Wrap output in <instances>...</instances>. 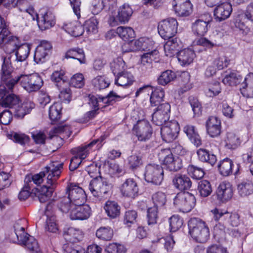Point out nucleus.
<instances>
[{
  "label": "nucleus",
  "instance_id": "49530a36",
  "mask_svg": "<svg viewBox=\"0 0 253 253\" xmlns=\"http://www.w3.org/2000/svg\"><path fill=\"white\" fill-rule=\"evenodd\" d=\"M243 80V78L238 73L233 71L226 74L222 79L223 83L225 85L236 86Z\"/></svg>",
  "mask_w": 253,
  "mask_h": 253
},
{
  "label": "nucleus",
  "instance_id": "7c9ffc66",
  "mask_svg": "<svg viewBox=\"0 0 253 253\" xmlns=\"http://www.w3.org/2000/svg\"><path fill=\"white\" fill-rule=\"evenodd\" d=\"M65 31L71 36L77 37L83 35L84 28L77 21H73L64 25Z\"/></svg>",
  "mask_w": 253,
  "mask_h": 253
},
{
  "label": "nucleus",
  "instance_id": "dca6fc26",
  "mask_svg": "<svg viewBox=\"0 0 253 253\" xmlns=\"http://www.w3.org/2000/svg\"><path fill=\"white\" fill-rule=\"evenodd\" d=\"M38 24L42 30H45L53 27L55 24V16L49 10L42 9L39 14Z\"/></svg>",
  "mask_w": 253,
  "mask_h": 253
},
{
  "label": "nucleus",
  "instance_id": "1a4fd4ad",
  "mask_svg": "<svg viewBox=\"0 0 253 253\" xmlns=\"http://www.w3.org/2000/svg\"><path fill=\"white\" fill-rule=\"evenodd\" d=\"M177 26L176 19L167 18L159 23L158 27L159 34L165 40L172 38L177 33Z\"/></svg>",
  "mask_w": 253,
  "mask_h": 253
},
{
  "label": "nucleus",
  "instance_id": "680f3d73",
  "mask_svg": "<svg viewBox=\"0 0 253 253\" xmlns=\"http://www.w3.org/2000/svg\"><path fill=\"white\" fill-rule=\"evenodd\" d=\"M170 232L177 231L183 224V220L179 215H174L169 218Z\"/></svg>",
  "mask_w": 253,
  "mask_h": 253
},
{
  "label": "nucleus",
  "instance_id": "a18cd8bd",
  "mask_svg": "<svg viewBox=\"0 0 253 253\" xmlns=\"http://www.w3.org/2000/svg\"><path fill=\"white\" fill-rule=\"evenodd\" d=\"M30 48V45L29 44L21 43L15 51V60L18 62L25 61L29 56Z\"/></svg>",
  "mask_w": 253,
  "mask_h": 253
},
{
  "label": "nucleus",
  "instance_id": "f8f14e48",
  "mask_svg": "<svg viewBox=\"0 0 253 253\" xmlns=\"http://www.w3.org/2000/svg\"><path fill=\"white\" fill-rule=\"evenodd\" d=\"M124 98V96L118 95L116 93L112 91L106 96H99L97 98L94 95H89V104L94 109L98 110L99 106H101L100 103L107 105H113L115 102Z\"/></svg>",
  "mask_w": 253,
  "mask_h": 253
},
{
  "label": "nucleus",
  "instance_id": "9d476101",
  "mask_svg": "<svg viewBox=\"0 0 253 253\" xmlns=\"http://www.w3.org/2000/svg\"><path fill=\"white\" fill-rule=\"evenodd\" d=\"M105 137L101 136L99 138L92 140L88 144L72 149L71 153L76 157L83 160L87 157L90 150L101 148L103 145L102 143Z\"/></svg>",
  "mask_w": 253,
  "mask_h": 253
},
{
  "label": "nucleus",
  "instance_id": "a211bd4d",
  "mask_svg": "<svg viewBox=\"0 0 253 253\" xmlns=\"http://www.w3.org/2000/svg\"><path fill=\"white\" fill-rule=\"evenodd\" d=\"M173 8L179 16H189L192 11V5L189 0H173Z\"/></svg>",
  "mask_w": 253,
  "mask_h": 253
},
{
  "label": "nucleus",
  "instance_id": "c85d7f7f",
  "mask_svg": "<svg viewBox=\"0 0 253 253\" xmlns=\"http://www.w3.org/2000/svg\"><path fill=\"white\" fill-rule=\"evenodd\" d=\"M132 13L133 10L130 6L128 4L124 3L118 9L117 19L120 24H125L129 21Z\"/></svg>",
  "mask_w": 253,
  "mask_h": 253
},
{
  "label": "nucleus",
  "instance_id": "c756f323",
  "mask_svg": "<svg viewBox=\"0 0 253 253\" xmlns=\"http://www.w3.org/2000/svg\"><path fill=\"white\" fill-rule=\"evenodd\" d=\"M34 106V104L30 101L24 102L21 104H20L19 102L11 111L15 116L22 118L25 115L29 113Z\"/></svg>",
  "mask_w": 253,
  "mask_h": 253
},
{
  "label": "nucleus",
  "instance_id": "052dcab7",
  "mask_svg": "<svg viewBox=\"0 0 253 253\" xmlns=\"http://www.w3.org/2000/svg\"><path fill=\"white\" fill-rule=\"evenodd\" d=\"M98 20L96 17L93 16L87 20L84 23L86 31L88 34H95L97 32Z\"/></svg>",
  "mask_w": 253,
  "mask_h": 253
},
{
  "label": "nucleus",
  "instance_id": "4c0bfd02",
  "mask_svg": "<svg viewBox=\"0 0 253 253\" xmlns=\"http://www.w3.org/2000/svg\"><path fill=\"white\" fill-rule=\"evenodd\" d=\"M134 81L132 75L127 71L118 73L115 79V84L119 86H126L131 85Z\"/></svg>",
  "mask_w": 253,
  "mask_h": 253
},
{
  "label": "nucleus",
  "instance_id": "cd10ccee",
  "mask_svg": "<svg viewBox=\"0 0 253 253\" xmlns=\"http://www.w3.org/2000/svg\"><path fill=\"white\" fill-rule=\"evenodd\" d=\"M177 59L181 65L186 66L192 63L195 57V53L193 50L185 48L179 51L177 54Z\"/></svg>",
  "mask_w": 253,
  "mask_h": 253
},
{
  "label": "nucleus",
  "instance_id": "774afa93",
  "mask_svg": "<svg viewBox=\"0 0 253 253\" xmlns=\"http://www.w3.org/2000/svg\"><path fill=\"white\" fill-rule=\"evenodd\" d=\"M107 253H125L126 252L125 247L117 243L110 244L106 248Z\"/></svg>",
  "mask_w": 253,
  "mask_h": 253
},
{
  "label": "nucleus",
  "instance_id": "09e8293b",
  "mask_svg": "<svg viewBox=\"0 0 253 253\" xmlns=\"http://www.w3.org/2000/svg\"><path fill=\"white\" fill-rule=\"evenodd\" d=\"M241 141L240 137L233 132H228L225 140L226 147L228 149H235L240 145Z\"/></svg>",
  "mask_w": 253,
  "mask_h": 253
},
{
  "label": "nucleus",
  "instance_id": "864d4df0",
  "mask_svg": "<svg viewBox=\"0 0 253 253\" xmlns=\"http://www.w3.org/2000/svg\"><path fill=\"white\" fill-rule=\"evenodd\" d=\"M45 176V172L43 170L39 173L33 175L26 176L25 178L24 182H26L33 188L34 184L37 185L41 184L43 180V178Z\"/></svg>",
  "mask_w": 253,
  "mask_h": 253
},
{
  "label": "nucleus",
  "instance_id": "5fc2aeb1",
  "mask_svg": "<svg viewBox=\"0 0 253 253\" xmlns=\"http://www.w3.org/2000/svg\"><path fill=\"white\" fill-rule=\"evenodd\" d=\"M238 191L242 197H246L253 193V184L250 181H243L238 185Z\"/></svg>",
  "mask_w": 253,
  "mask_h": 253
},
{
  "label": "nucleus",
  "instance_id": "9b49d317",
  "mask_svg": "<svg viewBox=\"0 0 253 253\" xmlns=\"http://www.w3.org/2000/svg\"><path fill=\"white\" fill-rule=\"evenodd\" d=\"M66 194L75 206H81L85 202L86 196L85 192L78 185L72 183L68 185Z\"/></svg>",
  "mask_w": 253,
  "mask_h": 253
},
{
  "label": "nucleus",
  "instance_id": "4be33fe9",
  "mask_svg": "<svg viewBox=\"0 0 253 253\" xmlns=\"http://www.w3.org/2000/svg\"><path fill=\"white\" fill-rule=\"evenodd\" d=\"M57 186L47 184L40 188H34V194L41 203H45L51 197Z\"/></svg>",
  "mask_w": 253,
  "mask_h": 253
},
{
  "label": "nucleus",
  "instance_id": "a19ab883",
  "mask_svg": "<svg viewBox=\"0 0 253 253\" xmlns=\"http://www.w3.org/2000/svg\"><path fill=\"white\" fill-rule=\"evenodd\" d=\"M154 42L152 39L146 38L142 37L135 41L133 42L134 46V50H153Z\"/></svg>",
  "mask_w": 253,
  "mask_h": 253
},
{
  "label": "nucleus",
  "instance_id": "6ab92c4d",
  "mask_svg": "<svg viewBox=\"0 0 253 253\" xmlns=\"http://www.w3.org/2000/svg\"><path fill=\"white\" fill-rule=\"evenodd\" d=\"M149 89L152 91L151 95L150 96V101L151 105L154 106L158 105L161 101L163 100L165 96V92L162 88H155L153 90V88L151 85H145L140 87L136 92L135 96H137L144 90Z\"/></svg>",
  "mask_w": 253,
  "mask_h": 253
},
{
  "label": "nucleus",
  "instance_id": "37998d69",
  "mask_svg": "<svg viewBox=\"0 0 253 253\" xmlns=\"http://www.w3.org/2000/svg\"><path fill=\"white\" fill-rule=\"evenodd\" d=\"M65 58L77 59L81 64L86 63L85 54L83 49L78 47L71 48L67 50L65 53Z\"/></svg>",
  "mask_w": 253,
  "mask_h": 253
},
{
  "label": "nucleus",
  "instance_id": "f704fd0d",
  "mask_svg": "<svg viewBox=\"0 0 253 253\" xmlns=\"http://www.w3.org/2000/svg\"><path fill=\"white\" fill-rule=\"evenodd\" d=\"M19 102V99L14 94L1 95L0 96V105L4 107H8L12 110Z\"/></svg>",
  "mask_w": 253,
  "mask_h": 253
},
{
  "label": "nucleus",
  "instance_id": "f257e3e1",
  "mask_svg": "<svg viewBox=\"0 0 253 253\" xmlns=\"http://www.w3.org/2000/svg\"><path fill=\"white\" fill-rule=\"evenodd\" d=\"M189 233L197 242L205 243L210 237L209 229L206 222L198 218H191L188 223Z\"/></svg>",
  "mask_w": 253,
  "mask_h": 253
},
{
  "label": "nucleus",
  "instance_id": "2f4dec72",
  "mask_svg": "<svg viewBox=\"0 0 253 253\" xmlns=\"http://www.w3.org/2000/svg\"><path fill=\"white\" fill-rule=\"evenodd\" d=\"M211 21V17L209 16L208 21L198 19L192 24V29L193 33L198 36H203L208 30V24Z\"/></svg>",
  "mask_w": 253,
  "mask_h": 253
},
{
  "label": "nucleus",
  "instance_id": "6e6d98bb",
  "mask_svg": "<svg viewBox=\"0 0 253 253\" xmlns=\"http://www.w3.org/2000/svg\"><path fill=\"white\" fill-rule=\"evenodd\" d=\"M113 231L110 227H101L96 232V237L102 240L110 241L113 236Z\"/></svg>",
  "mask_w": 253,
  "mask_h": 253
},
{
  "label": "nucleus",
  "instance_id": "20e7f679",
  "mask_svg": "<svg viewBox=\"0 0 253 253\" xmlns=\"http://www.w3.org/2000/svg\"><path fill=\"white\" fill-rule=\"evenodd\" d=\"M196 198L194 195L189 192H179L173 199L175 208L183 212L191 211L196 204Z\"/></svg>",
  "mask_w": 253,
  "mask_h": 253
},
{
  "label": "nucleus",
  "instance_id": "473e14b6",
  "mask_svg": "<svg viewBox=\"0 0 253 253\" xmlns=\"http://www.w3.org/2000/svg\"><path fill=\"white\" fill-rule=\"evenodd\" d=\"M183 131L188 136L190 141L196 147L202 145V140L195 127L191 125H186L183 127Z\"/></svg>",
  "mask_w": 253,
  "mask_h": 253
},
{
  "label": "nucleus",
  "instance_id": "423d86ee",
  "mask_svg": "<svg viewBox=\"0 0 253 253\" xmlns=\"http://www.w3.org/2000/svg\"><path fill=\"white\" fill-rule=\"evenodd\" d=\"M20 85L28 92L38 90L43 85V81L38 74L21 75L17 77Z\"/></svg>",
  "mask_w": 253,
  "mask_h": 253
},
{
  "label": "nucleus",
  "instance_id": "e433bc0d",
  "mask_svg": "<svg viewBox=\"0 0 253 253\" xmlns=\"http://www.w3.org/2000/svg\"><path fill=\"white\" fill-rule=\"evenodd\" d=\"M158 53V51L154 49L144 53L141 56V68L142 70L146 71L152 68V61L155 59L154 56L157 55Z\"/></svg>",
  "mask_w": 253,
  "mask_h": 253
},
{
  "label": "nucleus",
  "instance_id": "69168bd1",
  "mask_svg": "<svg viewBox=\"0 0 253 253\" xmlns=\"http://www.w3.org/2000/svg\"><path fill=\"white\" fill-rule=\"evenodd\" d=\"M152 198L154 204V207H156L157 208L163 207L166 202V196L163 192H158L155 193L153 195Z\"/></svg>",
  "mask_w": 253,
  "mask_h": 253
},
{
  "label": "nucleus",
  "instance_id": "aec40b11",
  "mask_svg": "<svg viewBox=\"0 0 253 253\" xmlns=\"http://www.w3.org/2000/svg\"><path fill=\"white\" fill-rule=\"evenodd\" d=\"M232 11V5L228 2L218 4L214 10V18L216 22H221L228 18Z\"/></svg>",
  "mask_w": 253,
  "mask_h": 253
},
{
  "label": "nucleus",
  "instance_id": "b1692460",
  "mask_svg": "<svg viewBox=\"0 0 253 253\" xmlns=\"http://www.w3.org/2000/svg\"><path fill=\"white\" fill-rule=\"evenodd\" d=\"M206 129L211 137L218 136L221 133L220 120L216 117H209L206 122Z\"/></svg>",
  "mask_w": 253,
  "mask_h": 253
},
{
  "label": "nucleus",
  "instance_id": "a878e982",
  "mask_svg": "<svg viewBox=\"0 0 253 253\" xmlns=\"http://www.w3.org/2000/svg\"><path fill=\"white\" fill-rule=\"evenodd\" d=\"M241 92L244 96L253 97V73H249L241 83Z\"/></svg>",
  "mask_w": 253,
  "mask_h": 253
},
{
  "label": "nucleus",
  "instance_id": "393cba45",
  "mask_svg": "<svg viewBox=\"0 0 253 253\" xmlns=\"http://www.w3.org/2000/svg\"><path fill=\"white\" fill-rule=\"evenodd\" d=\"M172 183L176 189L180 191L188 190L192 186V182L190 178L186 175L180 173L174 175L172 179Z\"/></svg>",
  "mask_w": 253,
  "mask_h": 253
},
{
  "label": "nucleus",
  "instance_id": "412c9836",
  "mask_svg": "<svg viewBox=\"0 0 253 253\" xmlns=\"http://www.w3.org/2000/svg\"><path fill=\"white\" fill-rule=\"evenodd\" d=\"M91 215V209L87 205L75 206L70 212L72 220H85Z\"/></svg>",
  "mask_w": 253,
  "mask_h": 253
},
{
  "label": "nucleus",
  "instance_id": "3c124183",
  "mask_svg": "<svg viewBox=\"0 0 253 253\" xmlns=\"http://www.w3.org/2000/svg\"><path fill=\"white\" fill-rule=\"evenodd\" d=\"M51 80L56 83V85L60 89L62 86L67 84L66 82V78L65 76V72L62 70L54 71L51 76Z\"/></svg>",
  "mask_w": 253,
  "mask_h": 253
},
{
  "label": "nucleus",
  "instance_id": "0eeeda50",
  "mask_svg": "<svg viewBox=\"0 0 253 253\" xmlns=\"http://www.w3.org/2000/svg\"><path fill=\"white\" fill-rule=\"evenodd\" d=\"M64 163L58 161H52L43 169L46 176L47 184H51L57 186V180L59 178L63 170Z\"/></svg>",
  "mask_w": 253,
  "mask_h": 253
},
{
  "label": "nucleus",
  "instance_id": "39448f33",
  "mask_svg": "<svg viewBox=\"0 0 253 253\" xmlns=\"http://www.w3.org/2000/svg\"><path fill=\"white\" fill-rule=\"evenodd\" d=\"M160 161L165 168L169 171H176L182 167L181 159L178 157H174L169 149H162L158 154Z\"/></svg>",
  "mask_w": 253,
  "mask_h": 253
},
{
  "label": "nucleus",
  "instance_id": "ddd939ff",
  "mask_svg": "<svg viewBox=\"0 0 253 253\" xmlns=\"http://www.w3.org/2000/svg\"><path fill=\"white\" fill-rule=\"evenodd\" d=\"M179 131V126L178 123L176 121H170L161 127V134L163 139L169 143L176 138Z\"/></svg>",
  "mask_w": 253,
  "mask_h": 253
},
{
  "label": "nucleus",
  "instance_id": "4468645a",
  "mask_svg": "<svg viewBox=\"0 0 253 253\" xmlns=\"http://www.w3.org/2000/svg\"><path fill=\"white\" fill-rule=\"evenodd\" d=\"M133 132L140 141H146L150 139L152 134L151 126L145 120L138 121L133 126Z\"/></svg>",
  "mask_w": 253,
  "mask_h": 253
},
{
  "label": "nucleus",
  "instance_id": "7ed1b4c3",
  "mask_svg": "<svg viewBox=\"0 0 253 253\" xmlns=\"http://www.w3.org/2000/svg\"><path fill=\"white\" fill-rule=\"evenodd\" d=\"M88 188L93 196L101 200L109 195L112 185L105 178L101 176L93 178L89 183Z\"/></svg>",
  "mask_w": 253,
  "mask_h": 253
},
{
  "label": "nucleus",
  "instance_id": "79ce46f5",
  "mask_svg": "<svg viewBox=\"0 0 253 253\" xmlns=\"http://www.w3.org/2000/svg\"><path fill=\"white\" fill-rule=\"evenodd\" d=\"M116 33L125 42H131L135 37L134 31L130 27H118L116 29Z\"/></svg>",
  "mask_w": 253,
  "mask_h": 253
},
{
  "label": "nucleus",
  "instance_id": "0e129e2a",
  "mask_svg": "<svg viewBox=\"0 0 253 253\" xmlns=\"http://www.w3.org/2000/svg\"><path fill=\"white\" fill-rule=\"evenodd\" d=\"M188 173L193 178L200 179L204 176L205 172L204 170L200 168L193 165H189L187 168Z\"/></svg>",
  "mask_w": 253,
  "mask_h": 253
},
{
  "label": "nucleus",
  "instance_id": "72a5a7b5",
  "mask_svg": "<svg viewBox=\"0 0 253 253\" xmlns=\"http://www.w3.org/2000/svg\"><path fill=\"white\" fill-rule=\"evenodd\" d=\"M107 215L111 218H115L120 214L121 207L114 201H107L104 207Z\"/></svg>",
  "mask_w": 253,
  "mask_h": 253
},
{
  "label": "nucleus",
  "instance_id": "de8ad7c7",
  "mask_svg": "<svg viewBox=\"0 0 253 253\" xmlns=\"http://www.w3.org/2000/svg\"><path fill=\"white\" fill-rule=\"evenodd\" d=\"M198 191L202 197H207L211 195L212 191L210 182L207 180H202L198 182Z\"/></svg>",
  "mask_w": 253,
  "mask_h": 253
},
{
  "label": "nucleus",
  "instance_id": "603ef678",
  "mask_svg": "<svg viewBox=\"0 0 253 253\" xmlns=\"http://www.w3.org/2000/svg\"><path fill=\"white\" fill-rule=\"evenodd\" d=\"M57 206L59 210L63 213H68L74 209L75 205L72 203L68 196H64L60 198Z\"/></svg>",
  "mask_w": 253,
  "mask_h": 253
},
{
  "label": "nucleus",
  "instance_id": "e2e57ef3",
  "mask_svg": "<svg viewBox=\"0 0 253 253\" xmlns=\"http://www.w3.org/2000/svg\"><path fill=\"white\" fill-rule=\"evenodd\" d=\"M169 117L155 111L152 114V121L157 126H163L167 123Z\"/></svg>",
  "mask_w": 253,
  "mask_h": 253
},
{
  "label": "nucleus",
  "instance_id": "2eb2a0df",
  "mask_svg": "<svg viewBox=\"0 0 253 253\" xmlns=\"http://www.w3.org/2000/svg\"><path fill=\"white\" fill-rule=\"evenodd\" d=\"M214 196L219 202H227L233 196V188L231 184L229 182H222L217 188Z\"/></svg>",
  "mask_w": 253,
  "mask_h": 253
},
{
  "label": "nucleus",
  "instance_id": "f3484780",
  "mask_svg": "<svg viewBox=\"0 0 253 253\" xmlns=\"http://www.w3.org/2000/svg\"><path fill=\"white\" fill-rule=\"evenodd\" d=\"M120 191L123 196L133 198L137 195L138 187L135 180L129 178L122 184Z\"/></svg>",
  "mask_w": 253,
  "mask_h": 253
},
{
  "label": "nucleus",
  "instance_id": "5701e85b",
  "mask_svg": "<svg viewBox=\"0 0 253 253\" xmlns=\"http://www.w3.org/2000/svg\"><path fill=\"white\" fill-rule=\"evenodd\" d=\"M51 47L52 46L49 42L46 41H42L35 50L34 55L35 61L37 63L44 62L45 58Z\"/></svg>",
  "mask_w": 253,
  "mask_h": 253
},
{
  "label": "nucleus",
  "instance_id": "4d7b16f0",
  "mask_svg": "<svg viewBox=\"0 0 253 253\" xmlns=\"http://www.w3.org/2000/svg\"><path fill=\"white\" fill-rule=\"evenodd\" d=\"M176 78L174 72L168 70L163 72L158 79V83L159 84L165 85Z\"/></svg>",
  "mask_w": 253,
  "mask_h": 253
},
{
  "label": "nucleus",
  "instance_id": "58836bf2",
  "mask_svg": "<svg viewBox=\"0 0 253 253\" xmlns=\"http://www.w3.org/2000/svg\"><path fill=\"white\" fill-rule=\"evenodd\" d=\"M233 162L229 158H226L219 161L218 164V169L221 175L227 176L232 174Z\"/></svg>",
  "mask_w": 253,
  "mask_h": 253
},
{
  "label": "nucleus",
  "instance_id": "c9c22d12",
  "mask_svg": "<svg viewBox=\"0 0 253 253\" xmlns=\"http://www.w3.org/2000/svg\"><path fill=\"white\" fill-rule=\"evenodd\" d=\"M197 154L200 161L209 164L211 166H213L217 161L216 156L205 149H198Z\"/></svg>",
  "mask_w": 253,
  "mask_h": 253
},
{
  "label": "nucleus",
  "instance_id": "338daca9",
  "mask_svg": "<svg viewBox=\"0 0 253 253\" xmlns=\"http://www.w3.org/2000/svg\"><path fill=\"white\" fill-rule=\"evenodd\" d=\"M19 82L17 80V77L15 80H10L6 83H3L0 85V96L1 95H6L9 92L11 91L13 87L16 83Z\"/></svg>",
  "mask_w": 253,
  "mask_h": 253
},
{
  "label": "nucleus",
  "instance_id": "bf43d9fd",
  "mask_svg": "<svg viewBox=\"0 0 253 253\" xmlns=\"http://www.w3.org/2000/svg\"><path fill=\"white\" fill-rule=\"evenodd\" d=\"M62 110L61 104L56 102L51 105L49 109V117L52 121H55L60 118L61 111Z\"/></svg>",
  "mask_w": 253,
  "mask_h": 253
},
{
  "label": "nucleus",
  "instance_id": "ea45409f",
  "mask_svg": "<svg viewBox=\"0 0 253 253\" xmlns=\"http://www.w3.org/2000/svg\"><path fill=\"white\" fill-rule=\"evenodd\" d=\"M20 43L21 42L18 38L11 36L0 48L7 54H10L16 51Z\"/></svg>",
  "mask_w": 253,
  "mask_h": 253
},
{
  "label": "nucleus",
  "instance_id": "bb28decb",
  "mask_svg": "<svg viewBox=\"0 0 253 253\" xmlns=\"http://www.w3.org/2000/svg\"><path fill=\"white\" fill-rule=\"evenodd\" d=\"M168 41L164 45L165 55L167 56L173 57L177 52L181 44L180 40L177 38L167 39Z\"/></svg>",
  "mask_w": 253,
  "mask_h": 253
},
{
  "label": "nucleus",
  "instance_id": "f03ea898",
  "mask_svg": "<svg viewBox=\"0 0 253 253\" xmlns=\"http://www.w3.org/2000/svg\"><path fill=\"white\" fill-rule=\"evenodd\" d=\"M14 228L18 244L25 246L31 253H41L37 240L25 232V228L21 226L20 222L16 223Z\"/></svg>",
  "mask_w": 253,
  "mask_h": 253
},
{
  "label": "nucleus",
  "instance_id": "c03bdc74",
  "mask_svg": "<svg viewBox=\"0 0 253 253\" xmlns=\"http://www.w3.org/2000/svg\"><path fill=\"white\" fill-rule=\"evenodd\" d=\"M63 235L66 241L72 243L78 242L83 238L82 232L73 227L64 230Z\"/></svg>",
  "mask_w": 253,
  "mask_h": 253
},
{
  "label": "nucleus",
  "instance_id": "13d9d810",
  "mask_svg": "<svg viewBox=\"0 0 253 253\" xmlns=\"http://www.w3.org/2000/svg\"><path fill=\"white\" fill-rule=\"evenodd\" d=\"M224 217H225L224 223L228 225L230 229H231L232 227H237L239 224V216L237 213L226 211V214L224 215Z\"/></svg>",
  "mask_w": 253,
  "mask_h": 253
},
{
  "label": "nucleus",
  "instance_id": "8fccbe9b",
  "mask_svg": "<svg viewBox=\"0 0 253 253\" xmlns=\"http://www.w3.org/2000/svg\"><path fill=\"white\" fill-rule=\"evenodd\" d=\"M232 229L228 225L223 223V222H219L213 228V234L215 237L218 239L224 237L226 233L230 234Z\"/></svg>",
  "mask_w": 253,
  "mask_h": 253
},
{
  "label": "nucleus",
  "instance_id": "6e6552de",
  "mask_svg": "<svg viewBox=\"0 0 253 253\" xmlns=\"http://www.w3.org/2000/svg\"><path fill=\"white\" fill-rule=\"evenodd\" d=\"M144 175L147 182L160 185L164 179L163 168L155 164H148L145 167Z\"/></svg>",
  "mask_w": 253,
  "mask_h": 253
}]
</instances>
